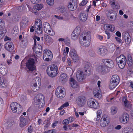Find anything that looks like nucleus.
Listing matches in <instances>:
<instances>
[{
  "label": "nucleus",
  "mask_w": 133,
  "mask_h": 133,
  "mask_svg": "<svg viewBox=\"0 0 133 133\" xmlns=\"http://www.w3.org/2000/svg\"><path fill=\"white\" fill-rule=\"evenodd\" d=\"M35 52L36 54L40 53L42 51V46L39 44H37L36 45Z\"/></svg>",
  "instance_id": "7c9ffc66"
},
{
  "label": "nucleus",
  "mask_w": 133,
  "mask_h": 133,
  "mask_svg": "<svg viewBox=\"0 0 133 133\" xmlns=\"http://www.w3.org/2000/svg\"><path fill=\"white\" fill-rule=\"evenodd\" d=\"M85 75L84 72L81 70H78L77 72L76 78L77 80L80 82H82L84 80Z\"/></svg>",
  "instance_id": "4468645a"
},
{
  "label": "nucleus",
  "mask_w": 133,
  "mask_h": 133,
  "mask_svg": "<svg viewBox=\"0 0 133 133\" xmlns=\"http://www.w3.org/2000/svg\"><path fill=\"white\" fill-rule=\"evenodd\" d=\"M122 101L124 102V105L125 107L129 108H131L130 105L127 102L128 101L125 97H123L122 98Z\"/></svg>",
  "instance_id": "c756f323"
},
{
  "label": "nucleus",
  "mask_w": 133,
  "mask_h": 133,
  "mask_svg": "<svg viewBox=\"0 0 133 133\" xmlns=\"http://www.w3.org/2000/svg\"><path fill=\"white\" fill-rule=\"evenodd\" d=\"M94 101H95V100L94 99L91 98L88 99L87 103V104L88 106L92 108L93 107V103H94Z\"/></svg>",
  "instance_id": "473e14b6"
},
{
  "label": "nucleus",
  "mask_w": 133,
  "mask_h": 133,
  "mask_svg": "<svg viewBox=\"0 0 133 133\" xmlns=\"http://www.w3.org/2000/svg\"><path fill=\"white\" fill-rule=\"evenodd\" d=\"M56 130L55 129L49 130L48 131V133H56Z\"/></svg>",
  "instance_id": "864d4df0"
},
{
  "label": "nucleus",
  "mask_w": 133,
  "mask_h": 133,
  "mask_svg": "<svg viewBox=\"0 0 133 133\" xmlns=\"http://www.w3.org/2000/svg\"><path fill=\"white\" fill-rule=\"evenodd\" d=\"M93 107L92 108L97 109L99 108L98 103L95 101H94L93 103Z\"/></svg>",
  "instance_id": "a18cd8bd"
},
{
  "label": "nucleus",
  "mask_w": 133,
  "mask_h": 133,
  "mask_svg": "<svg viewBox=\"0 0 133 133\" xmlns=\"http://www.w3.org/2000/svg\"><path fill=\"white\" fill-rule=\"evenodd\" d=\"M32 127L31 126H30L28 128V131L29 132L31 133L32 131Z\"/></svg>",
  "instance_id": "13d9d810"
},
{
  "label": "nucleus",
  "mask_w": 133,
  "mask_h": 133,
  "mask_svg": "<svg viewBox=\"0 0 133 133\" xmlns=\"http://www.w3.org/2000/svg\"><path fill=\"white\" fill-rule=\"evenodd\" d=\"M71 87L73 88H77L78 87L77 82L72 78H71L70 80Z\"/></svg>",
  "instance_id": "393cba45"
},
{
  "label": "nucleus",
  "mask_w": 133,
  "mask_h": 133,
  "mask_svg": "<svg viewBox=\"0 0 133 133\" xmlns=\"http://www.w3.org/2000/svg\"><path fill=\"white\" fill-rule=\"evenodd\" d=\"M33 84L38 85L40 86L41 84V80L39 77H36L32 81Z\"/></svg>",
  "instance_id": "bb28decb"
},
{
  "label": "nucleus",
  "mask_w": 133,
  "mask_h": 133,
  "mask_svg": "<svg viewBox=\"0 0 133 133\" xmlns=\"http://www.w3.org/2000/svg\"><path fill=\"white\" fill-rule=\"evenodd\" d=\"M69 54L74 62H77L79 61V58L76 51L74 49L71 50Z\"/></svg>",
  "instance_id": "ddd939ff"
},
{
  "label": "nucleus",
  "mask_w": 133,
  "mask_h": 133,
  "mask_svg": "<svg viewBox=\"0 0 133 133\" xmlns=\"http://www.w3.org/2000/svg\"><path fill=\"white\" fill-rule=\"evenodd\" d=\"M67 61L68 65L70 66H71L72 65L71 62V61L70 60L69 58L67 59Z\"/></svg>",
  "instance_id": "338daca9"
},
{
  "label": "nucleus",
  "mask_w": 133,
  "mask_h": 133,
  "mask_svg": "<svg viewBox=\"0 0 133 133\" xmlns=\"http://www.w3.org/2000/svg\"><path fill=\"white\" fill-rule=\"evenodd\" d=\"M31 2L33 4H37L41 2V0H30Z\"/></svg>",
  "instance_id": "8fccbe9b"
},
{
  "label": "nucleus",
  "mask_w": 133,
  "mask_h": 133,
  "mask_svg": "<svg viewBox=\"0 0 133 133\" xmlns=\"http://www.w3.org/2000/svg\"><path fill=\"white\" fill-rule=\"evenodd\" d=\"M105 25L108 28H110V31L112 32L115 29L114 26L109 24H106Z\"/></svg>",
  "instance_id": "ea45409f"
},
{
  "label": "nucleus",
  "mask_w": 133,
  "mask_h": 133,
  "mask_svg": "<svg viewBox=\"0 0 133 133\" xmlns=\"http://www.w3.org/2000/svg\"><path fill=\"white\" fill-rule=\"evenodd\" d=\"M35 30L36 33L38 34H41L43 32L42 26L36 27H35Z\"/></svg>",
  "instance_id": "2f4dec72"
},
{
  "label": "nucleus",
  "mask_w": 133,
  "mask_h": 133,
  "mask_svg": "<svg viewBox=\"0 0 133 133\" xmlns=\"http://www.w3.org/2000/svg\"><path fill=\"white\" fill-rule=\"evenodd\" d=\"M44 97L43 95L41 94L37 95L34 99V101L37 105V106L38 108H41L42 107V103H43L44 102Z\"/></svg>",
  "instance_id": "39448f33"
},
{
  "label": "nucleus",
  "mask_w": 133,
  "mask_h": 133,
  "mask_svg": "<svg viewBox=\"0 0 133 133\" xmlns=\"http://www.w3.org/2000/svg\"><path fill=\"white\" fill-rule=\"evenodd\" d=\"M52 52L48 49H46L44 51L43 59L46 61H50L52 58Z\"/></svg>",
  "instance_id": "6e6552de"
},
{
  "label": "nucleus",
  "mask_w": 133,
  "mask_h": 133,
  "mask_svg": "<svg viewBox=\"0 0 133 133\" xmlns=\"http://www.w3.org/2000/svg\"><path fill=\"white\" fill-rule=\"evenodd\" d=\"M127 59L123 55H121L116 58V62L119 68L123 69L126 63Z\"/></svg>",
  "instance_id": "7ed1b4c3"
},
{
  "label": "nucleus",
  "mask_w": 133,
  "mask_h": 133,
  "mask_svg": "<svg viewBox=\"0 0 133 133\" xmlns=\"http://www.w3.org/2000/svg\"><path fill=\"white\" fill-rule=\"evenodd\" d=\"M57 11L61 13H63L64 11V8L63 7H59L57 8Z\"/></svg>",
  "instance_id": "09e8293b"
},
{
  "label": "nucleus",
  "mask_w": 133,
  "mask_h": 133,
  "mask_svg": "<svg viewBox=\"0 0 133 133\" xmlns=\"http://www.w3.org/2000/svg\"><path fill=\"white\" fill-rule=\"evenodd\" d=\"M129 118V115L128 114L126 113H124L120 118V120L121 123L125 124L128 122Z\"/></svg>",
  "instance_id": "a211bd4d"
},
{
  "label": "nucleus",
  "mask_w": 133,
  "mask_h": 133,
  "mask_svg": "<svg viewBox=\"0 0 133 133\" xmlns=\"http://www.w3.org/2000/svg\"><path fill=\"white\" fill-rule=\"evenodd\" d=\"M77 2L74 1H72L71 2H69L68 5V9L71 11L75 10L77 7Z\"/></svg>",
  "instance_id": "dca6fc26"
},
{
  "label": "nucleus",
  "mask_w": 133,
  "mask_h": 133,
  "mask_svg": "<svg viewBox=\"0 0 133 133\" xmlns=\"http://www.w3.org/2000/svg\"><path fill=\"white\" fill-rule=\"evenodd\" d=\"M96 69L97 71L102 74H105L109 71V68L105 65H99Z\"/></svg>",
  "instance_id": "9b49d317"
},
{
  "label": "nucleus",
  "mask_w": 133,
  "mask_h": 133,
  "mask_svg": "<svg viewBox=\"0 0 133 133\" xmlns=\"http://www.w3.org/2000/svg\"><path fill=\"white\" fill-rule=\"evenodd\" d=\"M64 89L62 86H59L56 89L55 91L56 96L60 98H62L65 96V93L63 92V89Z\"/></svg>",
  "instance_id": "f8f14e48"
},
{
  "label": "nucleus",
  "mask_w": 133,
  "mask_h": 133,
  "mask_svg": "<svg viewBox=\"0 0 133 133\" xmlns=\"http://www.w3.org/2000/svg\"><path fill=\"white\" fill-rule=\"evenodd\" d=\"M45 41L48 42H51L52 39L51 37L47 35H45L44 36V37Z\"/></svg>",
  "instance_id": "4c0bfd02"
},
{
  "label": "nucleus",
  "mask_w": 133,
  "mask_h": 133,
  "mask_svg": "<svg viewBox=\"0 0 133 133\" xmlns=\"http://www.w3.org/2000/svg\"><path fill=\"white\" fill-rule=\"evenodd\" d=\"M120 81L119 76L117 75H113L111 79L109 84V88L112 90L118 85Z\"/></svg>",
  "instance_id": "f03ea898"
},
{
  "label": "nucleus",
  "mask_w": 133,
  "mask_h": 133,
  "mask_svg": "<svg viewBox=\"0 0 133 133\" xmlns=\"http://www.w3.org/2000/svg\"><path fill=\"white\" fill-rule=\"evenodd\" d=\"M127 57L128 58V61L127 62V63L129 66H131L133 64L132 57L131 55L130 54L128 55Z\"/></svg>",
  "instance_id": "72a5a7b5"
},
{
  "label": "nucleus",
  "mask_w": 133,
  "mask_h": 133,
  "mask_svg": "<svg viewBox=\"0 0 133 133\" xmlns=\"http://www.w3.org/2000/svg\"><path fill=\"white\" fill-rule=\"evenodd\" d=\"M10 107L11 110L14 113L19 114L22 111V108L21 106L17 102L11 103L10 104Z\"/></svg>",
  "instance_id": "20e7f679"
},
{
  "label": "nucleus",
  "mask_w": 133,
  "mask_h": 133,
  "mask_svg": "<svg viewBox=\"0 0 133 133\" xmlns=\"http://www.w3.org/2000/svg\"><path fill=\"white\" fill-rule=\"evenodd\" d=\"M69 105V104L68 102H66L65 103L63 104L62 106L63 107V108H64L65 107H66L68 106Z\"/></svg>",
  "instance_id": "0e129e2a"
},
{
  "label": "nucleus",
  "mask_w": 133,
  "mask_h": 133,
  "mask_svg": "<svg viewBox=\"0 0 133 133\" xmlns=\"http://www.w3.org/2000/svg\"><path fill=\"white\" fill-rule=\"evenodd\" d=\"M107 50L104 46H101L97 49V52L98 54L101 56H104L106 54Z\"/></svg>",
  "instance_id": "6ab92c4d"
},
{
  "label": "nucleus",
  "mask_w": 133,
  "mask_h": 133,
  "mask_svg": "<svg viewBox=\"0 0 133 133\" xmlns=\"http://www.w3.org/2000/svg\"><path fill=\"white\" fill-rule=\"evenodd\" d=\"M116 35L118 37H121V33L119 31L116 32Z\"/></svg>",
  "instance_id": "052dcab7"
},
{
  "label": "nucleus",
  "mask_w": 133,
  "mask_h": 133,
  "mask_svg": "<svg viewBox=\"0 0 133 133\" xmlns=\"http://www.w3.org/2000/svg\"><path fill=\"white\" fill-rule=\"evenodd\" d=\"M78 36L74 34V33H72L71 35V37L72 39L75 40L78 39Z\"/></svg>",
  "instance_id": "de8ad7c7"
},
{
  "label": "nucleus",
  "mask_w": 133,
  "mask_h": 133,
  "mask_svg": "<svg viewBox=\"0 0 133 133\" xmlns=\"http://www.w3.org/2000/svg\"><path fill=\"white\" fill-rule=\"evenodd\" d=\"M123 38L125 39V43L129 45L130 43L131 39L128 33L127 32L124 33Z\"/></svg>",
  "instance_id": "4be33fe9"
},
{
  "label": "nucleus",
  "mask_w": 133,
  "mask_h": 133,
  "mask_svg": "<svg viewBox=\"0 0 133 133\" xmlns=\"http://www.w3.org/2000/svg\"><path fill=\"white\" fill-rule=\"evenodd\" d=\"M114 11L113 10H109L108 11V14L107 13V15H108V16H109V14L111 15V14H114Z\"/></svg>",
  "instance_id": "4d7b16f0"
},
{
  "label": "nucleus",
  "mask_w": 133,
  "mask_h": 133,
  "mask_svg": "<svg viewBox=\"0 0 133 133\" xmlns=\"http://www.w3.org/2000/svg\"><path fill=\"white\" fill-rule=\"evenodd\" d=\"M58 67L55 64L49 65L47 68V73L50 77H56L58 74Z\"/></svg>",
  "instance_id": "f257e3e1"
},
{
  "label": "nucleus",
  "mask_w": 133,
  "mask_h": 133,
  "mask_svg": "<svg viewBox=\"0 0 133 133\" xmlns=\"http://www.w3.org/2000/svg\"><path fill=\"white\" fill-rule=\"evenodd\" d=\"M19 119L20 121V127H22L25 126L26 124V122L25 119L22 116H21L20 117Z\"/></svg>",
  "instance_id": "a878e982"
},
{
  "label": "nucleus",
  "mask_w": 133,
  "mask_h": 133,
  "mask_svg": "<svg viewBox=\"0 0 133 133\" xmlns=\"http://www.w3.org/2000/svg\"><path fill=\"white\" fill-rule=\"evenodd\" d=\"M4 47L7 50L10 52L12 51L14 48L13 43L11 42H7L4 45Z\"/></svg>",
  "instance_id": "412c9836"
},
{
  "label": "nucleus",
  "mask_w": 133,
  "mask_h": 133,
  "mask_svg": "<svg viewBox=\"0 0 133 133\" xmlns=\"http://www.w3.org/2000/svg\"><path fill=\"white\" fill-rule=\"evenodd\" d=\"M109 123L108 120L107 119L105 116H103L102 117L100 122L101 126L102 127H105Z\"/></svg>",
  "instance_id": "f3484780"
},
{
  "label": "nucleus",
  "mask_w": 133,
  "mask_h": 133,
  "mask_svg": "<svg viewBox=\"0 0 133 133\" xmlns=\"http://www.w3.org/2000/svg\"><path fill=\"white\" fill-rule=\"evenodd\" d=\"M39 87L38 85H36L33 84V85L31 86V89L33 91L36 92L39 90Z\"/></svg>",
  "instance_id": "e433bc0d"
},
{
  "label": "nucleus",
  "mask_w": 133,
  "mask_h": 133,
  "mask_svg": "<svg viewBox=\"0 0 133 133\" xmlns=\"http://www.w3.org/2000/svg\"><path fill=\"white\" fill-rule=\"evenodd\" d=\"M87 15L85 12H81L79 15V18L80 20L84 22L87 20Z\"/></svg>",
  "instance_id": "b1692460"
},
{
  "label": "nucleus",
  "mask_w": 133,
  "mask_h": 133,
  "mask_svg": "<svg viewBox=\"0 0 133 133\" xmlns=\"http://www.w3.org/2000/svg\"><path fill=\"white\" fill-rule=\"evenodd\" d=\"M50 123L49 122H48L46 123L44 127L45 129H46L50 125Z\"/></svg>",
  "instance_id": "bf43d9fd"
},
{
  "label": "nucleus",
  "mask_w": 133,
  "mask_h": 133,
  "mask_svg": "<svg viewBox=\"0 0 133 133\" xmlns=\"http://www.w3.org/2000/svg\"><path fill=\"white\" fill-rule=\"evenodd\" d=\"M86 101V99L85 97L84 96H81L77 98L76 102L78 106L79 107H81L85 105Z\"/></svg>",
  "instance_id": "1a4fd4ad"
},
{
  "label": "nucleus",
  "mask_w": 133,
  "mask_h": 133,
  "mask_svg": "<svg viewBox=\"0 0 133 133\" xmlns=\"http://www.w3.org/2000/svg\"><path fill=\"white\" fill-rule=\"evenodd\" d=\"M127 73L128 74L131 75V74L133 73L131 69H129L127 72Z\"/></svg>",
  "instance_id": "680f3d73"
},
{
  "label": "nucleus",
  "mask_w": 133,
  "mask_h": 133,
  "mask_svg": "<svg viewBox=\"0 0 133 133\" xmlns=\"http://www.w3.org/2000/svg\"><path fill=\"white\" fill-rule=\"evenodd\" d=\"M87 0H83L80 3L81 5L82 6L85 5L87 2Z\"/></svg>",
  "instance_id": "3c124183"
},
{
  "label": "nucleus",
  "mask_w": 133,
  "mask_h": 133,
  "mask_svg": "<svg viewBox=\"0 0 133 133\" xmlns=\"http://www.w3.org/2000/svg\"><path fill=\"white\" fill-rule=\"evenodd\" d=\"M84 64V70L85 74L86 75H90L91 73V71L89 63L87 62H85Z\"/></svg>",
  "instance_id": "2eb2a0df"
},
{
  "label": "nucleus",
  "mask_w": 133,
  "mask_h": 133,
  "mask_svg": "<svg viewBox=\"0 0 133 133\" xmlns=\"http://www.w3.org/2000/svg\"><path fill=\"white\" fill-rule=\"evenodd\" d=\"M18 32L17 26H14L13 28V32L15 35L17 34Z\"/></svg>",
  "instance_id": "c03bdc74"
},
{
  "label": "nucleus",
  "mask_w": 133,
  "mask_h": 133,
  "mask_svg": "<svg viewBox=\"0 0 133 133\" xmlns=\"http://www.w3.org/2000/svg\"><path fill=\"white\" fill-rule=\"evenodd\" d=\"M44 7V5L42 3L36 4L35 5L34 9L36 10H39Z\"/></svg>",
  "instance_id": "c85d7f7f"
},
{
  "label": "nucleus",
  "mask_w": 133,
  "mask_h": 133,
  "mask_svg": "<svg viewBox=\"0 0 133 133\" xmlns=\"http://www.w3.org/2000/svg\"><path fill=\"white\" fill-rule=\"evenodd\" d=\"M67 75L65 73H63L61 75L59 78V81L64 83L67 81Z\"/></svg>",
  "instance_id": "5701e85b"
},
{
  "label": "nucleus",
  "mask_w": 133,
  "mask_h": 133,
  "mask_svg": "<svg viewBox=\"0 0 133 133\" xmlns=\"http://www.w3.org/2000/svg\"><path fill=\"white\" fill-rule=\"evenodd\" d=\"M4 35V34L3 32L0 31V39H2Z\"/></svg>",
  "instance_id": "6e6d98bb"
},
{
  "label": "nucleus",
  "mask_w": 133,
  "mask_h": 133,
  "mask_svg": "<svg viewBox=\"0 0 133 133\" xmlns=\"http://www.w3.org/2000/svg\"><path fill=\"white\" fill-rule=\"evenodd\" d=\"M72 33H73L74 34L78 36L80 34V30L78 28H76L75 29Z\"/></svg>",
  "instance_id": "58836bf2"
},
{
  "label": "nucleus",
  "mask_w": 133,
  "mask_h": 133,
  "mask_svg": "<svg viewBox=\"0 0 133 133\" xmlns=\"http://www.w3.org/2000/svg\"><path fill=\"white\" fill-rule=\"evenodd\" d=\"M105 32L106 34L107 35V39H109L110 37V33L108 31H105Z\"/></svg>",
  "instance_id": "5fc2aeb1"
},
{
  "label": "nucleus",
  "mask_w": 133,
  "mask_h": 133,
  "mask_svg": "<svg viewBox=\"0 0 133 133\" xmlns=\"http://www.w3.org/2000/svg\"><path fill=\"white\" fill-rule=\"evenodd\" d=\"M99 91L98 89H95L93 91V94L95 96L100 98L101 96V94L99 92Z\"/></svg>",
  "instance_id": "c9c22d12"
},
{
  "label": "nucleus",
  "mask_w": 133,
  "mask_h": 133,
  "mask_svg": "<svg viewBox=\"0 0 133 133\" xmlns=\"http://www.w3.org/2000/svg\"><path fill=\"white\" fill-rule=\"evenodd\" d=\"M34 63V59L32 58H30L29 59L25 64L26 66L29 70L32 71L35 69Z\"/></svg>",
  "instance_id": "9d476101"
},
{
  "label": "nucleus",
  "mask_w": 133,
  "mask_h": 133,
  "mask_svg": "<svg viewBox=\"0 0 133 133\" xmlns=\"http://www.w3.org/2000/svg\"><path fill=\"white\" fill-rule=\"evenodd\" d=\"M111 113L113 114L114 115L116 113L117 111V109L116 107H113L111 108Z\"/></svg>",
  "instance_id": "a19ab883"
},
{
  "label": "nucleus",
  "mask_w": 133,
  "mask_h": 133,
  "mask_svg": "<svg viewBox=\"0 0 133 133\" xmlns=\"http://www.w3.org/2000/svg\"><path fill=\"white\" fill-rule=\"evenodd\" d=\"M102 62L106 64L109 66L108 67L109 69V68H112L114 67V63L112 60L109 59H103L102 60Z\"/></svg>",
  "instance_id": "aec40b11"
},
{
  "label": "nucleus",
  "mask_w": 133,
  "mask_h": 133,
  "mask_svg": "<svg viewBox=\"0 0 133 133\" xmlns=\"http://www.w3.org/2000/svg\"><path fill=\"white\" fill-rule=\"evenodd\" d=\"M54 17L59 19H63V17H62L57 16L56 15H54Z\"/></svg>",
  "instance_id": "69168bd1"
},
{
  "label": "nucleus",
  "mask_w": 133,
  "mask_h": 133,
  "mask_svg": "<svg viewBox=\"0 0 133 133\" xmlns=\"http://www.w3.org/2000/svg\"><path fill=\"white\" fill-rule=\"evenodd\" d=\"M43 29L44 31L47 34L51 35H54V33L48 23L45 22L43 23Z\"/></svg>",
  "instance_id": "0eeeda50"
},
{
  "label": "nucleus",
  "mask_w": 133,
  "mask_h": 133,
  "mask_svg": "<svg viewBox=\"0 0 133 133\" xmlns=\"http://www.w3.org/2000/svg\"><path fill=\"white\" fill-rule=\"evenodd\" d=\"M42 22L40 19H37L35 21L34 25V27L37 26H42Z\"/></svg>",
  "instance_id": "f704fd0d"
},
{
  "label": "nucleus",
  "mask_w": 133,
  "mask_h": 133,
  "mask_svg": "<svg viewBox=\"0 0 133 133\" xmlns=\"http://www.w3.org/2000/svg\"><path fill=\"white\" fill-rule=\"evenodd\" d=\"M63 122L64 125H67L69 123V120L68 119H65L63 120Z\"/></svg>",
  "instance_id": "603ef678"
},
{
  "label": "nucleus",
  "mask_w": 133,
  "mask_h": 133,
  "mask_svg": "<svg viewBox=\"0 0 133 133\" xmlns=\"http://www.w3.org/2000/svg\"><path fill=\"white\" fill-rule=\"evenodd\" d=\"M107 16L109 19L111 21H114L116 19V18L115 17H114V15L109 14V16H108V15H107Z\"/></svg>",
  "instance_id": "37998d69"
},
{
  "label": "nucleus",
  "mask_w": 133,
  "mask_h": 133,
  "mask_svg": "<svg viewBox=\"0 0 133 133\" xmlns=\"http://www.w3.org/2000/svg\"><path fill=\"white\" fill-rule=\"evenodd\" d=\"M47 3L49 5H53L54 3V0H46Z\"/></svg>",
  "instance_id": "49530a36"
},
{
  "label": "nucleus",
  "mask_w": 133,
  "mask_h": 133,
  "mask_svg": "<svg viewBox=\"0 0 133 133\" xmlns=\"http://www.w3.org/2000/svg\"><path fill=\"white\" fill-rule=\"evenodd\" d=\"M88 35L87 33L84 35L83 37V41H79V42L81 45L85 47H87L89 46L90 43V38L88 37Z\"/></svg>",
  "instance_id": "423d86ee"
},
{
  "label": "nucleus",
  "mask_w": 133,
  "mask_h": 133,
  "mask_svg": "<svg viewBox=\"0 0 133 133\" xmlns=\"http://www.w3.org/2000/svg\"><path fill=\"white\" fill-rule=\"evenodd\" d=\"M115 39L117 41V42H118L119 43H120L122 41L121 39L117 37H115Z\"/></svg>",
  "instance_id": "e2e57ef3"
},
{
  "label": "nucleus",
  "mask_w": 133,
  "mask_h": 133,
  "mask_svg": "<svg viewBox=\"0 0 133 133\" xmlns=\"http://www.w3.org/2000/svg\"><path fill=\"white\" fill-rule=\"evenodd\" d=\"M58 122L57 121H56L55 122H54L52 124V126L53 127H54L55 126H56V124L58 123Z\"/></svg>",
  "instance_id": "774afa93"
},
{
  "label": "nucleus",
  "mask_w": 133,
  "mask_h": 133,
  "mask_svg": "<svg viewBox=\"0 0 133 133\" xmlns=\"http://www.w3.org/2000/svg\"><path fill=\"white\" fill-rule=\"evenodd\" d=\"M102 114L101 111L100 110H98L97 112V118L96 120H99L101 117V116Z\"/></svg>",
  "instance_id": "79ce46f5"
},
{
  "label": "nucleus",
  "mask_w": 133,
  "mask_h": 133,
  "mask_svg": "<svg viewBox=\"0 0 133 133\" xmlns=\"http://www.w3.org/2000/svg\"><path fill=\"white\" fill-rule=\"evenodd\" d=\"M7 85V83L6 80L4 78H2L0 77V86L1 87L5 88Z\"/></svg>",
  "instance_id": "cd10ccee"
}]
</instances>
